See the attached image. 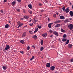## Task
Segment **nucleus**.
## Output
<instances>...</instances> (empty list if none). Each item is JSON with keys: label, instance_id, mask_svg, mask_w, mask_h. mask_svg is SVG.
Wrapping results in <instances>:
<instances>
[{"label": "nucleus", "instance_id": "obj_64", "mask_svg": "<svg viewBox=\"0 0 73 73\" xmlns=\"http://www.w3.org/2000/svg\"><path fill=\"white\" fill-rule=\"evenodd\" d=\"M24 12H25V11H24Z\"/></svg>", "mask_w": 73, "mask_h": 73}, {"label": "nucleus", "instance_id": "obj_31", "mask_svg": "<svg viewBox=\"0 0 73 73\" xmlns=\"http://www.w3.org/2000/svg\"><path fill=\"white\" fill-rule=\"evenodd\" d=\"M37 27L39 29H41V26L39 25H38Z\"/></svg>", "mask_w": 73, "mask_h": 73}, {"label": "nucleus", "instance_id": "obj_41", "mask_svg": "<svg viewBox=\"0 0 73 73\" xmlns=\"http://www.w3.org/2000/svg\"><path fill=\"white\" fill-rule=\"evenodd\" d=\"M41 12H44V11L43 9H42L40 11Z\"/></svg>", "mask_w": 73, "mask_h": 73}, {"label": "nucleus", "instance_id": "obj_25", "mask_svg": "<svg viewBox=\"0 0 73 73\" xmlns=\"http://www.w3.org/2000/svg\"><path fill=\"white\" fill-rule=\"evenodd\" d=\"M64 22V23H67L68 22H69V19H68L66 20H65Z\"/></svg>", "mask_w": 73, "mask_h": 73}, {"label": "nucleus", "instance_id": "obj_60", "mask_svg": "<svg viewBox=\"0 0 73 73\" xmlns=\"http://www.w3.org/2000/svg\"><path fill=\"white\" fill-rule=\"evenodd\" d=\"M11 21H9V23H11Z\"/></svg>", "mask_w": 73, "mask_h": 73}, {"label": "nucleus", "instance_id": "obj_42", "mask_svg": "<svg viewBox=\"0 0 73 73\" xmlns=\"http://www.w3.org/2000/svg\"><path fill=\"white\" fill-rule=\"evenodd\" d=\"M32 47L33 48V49H35V46H32Z\"/></svg>", "mask_w": 73, "mask_h": 73}, {"label": "nucleus", "instance_id": "obj_58", "mask_svg": "<svg viewBox=\"0 0 73 73\" xmlns=\"http://www.w3.org/2000/svg\"><path fill=\"white\" fill-rule=\"evenodd\" d=\"M72 9H73V5H72Z\"/></svg>", "mask_w": 73, "mask_h": 73}, {"label": "nucleus", "instance_id": "obj_53", "mask_svg": "<svg viewBox=\"0 0 73 73\" xmlns=\"http://www.w3.org/2000/svg\"><path fill=\"white\" fill-rule=\"evenodd\" d=\"M20 19L22 20H24V18H21Z\"/></svg>", "mask_w": 73, "mask_h": 73}, {"label": "nucleus", "instance_id": "obj_56", "mask_svg": "<svg viewBox=\"0 0 73 73\" xmlns=\"http://www.w3.org/2000/svg\"><path fill=\"white\" fill-rule=\"evenodd\" d=\"M56 15H58V13H56Z\"/></svg>", "mask_w": 73, "mask_h": 73}, {"label": "nucleus", "instance_id": "obj_3", "mask_svg": "<svg viewBox=\"0 0 73 73\" xmlns=\"http://www.w3.org/2000/svg\"><path fill=\"white\" fill-rule=\"evenodd\" d=\"M10 47L9 46V45H6V48H5V50H8L9 49H10Z\"/></svg>", "mask_w": 73, "mask_h": 73}, {"label": "nucleus", "instance_id": "obj_7", "mask_svg": "<svg viewBox=\"0 0 73 73\" xmlns=\"http://www.w3.org/2000/svg\"><path fill=\"white\" fill-rule=\"evenodd\" d=\"M26 36V33L24 32V33H23L22 34V37H25Z\"/></svg>", "mask_w": 73, "mask_h": 73}, {"label": "nucleus", "instance_id": "obj_61", "mask_svg": "<svg viewBox=\"0 0 73 73\" xmlns=\"http://www.w3.org/2000/svg\"><path fill=\"white\" fill-rule=\"evenodd\" d=\"M70 5H71L72 4V3H70Z\"/></svg>", "mask_w": 73, "mask_h": 73}, {"label": "nucleus", "instance_id": "obj_22", "mask_svg": "<svg viewBox=\"0 0 73 73\" xmlns=\"http://www.w3.org/2000/svg\"><path fill=\"white\" fill-rule=\"evenodd\" d=\"M40 44L41 45H42L43 44V40L42 39L41 40Z\"/></svg>", "mask_w": 73, "mask_h": 73}, {"label": "nucleus", "instance_id": "obj_62", "mask_svg": "<svg viewBox=\"0 0 73 73\" xmlns=\"http://www.w3.org/2000/svg\"><path fill=\"white\" fill-rule=\"evenodd\" d=\"M63 11H64V12H65V10H63Z\"/></svg>", "mask_w": 73, "mask_h": 73}, {"label": "nucleus", "instance_id": "obj_21", "mask_svg": "<svg viewBox=\"0 0 73 73\" xmlns=\"http://www.w3.org/2000/svg\"><path fill=\"white\" fill-rule=\"evenodd\" d=\"M11 4L13 5H15L16 4V2L14 1L11 3Z\"/></svg>", "mask_w": 73, "mask_h": 73}, {"label": "nucleus", "instance_id": "obj_23", "mask_svg": "<svg viewBox=\"0 0 73 73\" xmlns=\"http://www.w3.org/2000/svg\"><path fill=\"white\" fill-rule=\"evenodd\" d=\"M60 24H57L56 25L55 27H56L57 28V27H59L60 26Z\"/></svg>", "mask_w": 73, "mask_h": 73}, {"label": "nucleus", "instance_id": "obj_34", "mask_svg": "<svg viewBox=\"0 0 73 73\" xmlns=\"http://www.w3.org/2000/svg\"><path fill=\"white\" fill-rule=\"evenodd\" d=\"M30 49V47H29V46H28L27 47V49L28 50H29Z\"/></svg>", "mask_w": 73, "mask_h": 73}, {"label": "nucleus", "instance_id": "obj_51", "mask_svg": "<svg viewBox=\"0 0 73 73\" xmlns=\"http://www.w3.org/2000/svg\"><path fill=\"white\" fill-rule=\"evenodd\" d=\"M52 36H53V35H51L50 36V37H52Z\"/></svg>", "mask_w": 73, "mask_h": 73}, {"label": "nucleus", "instance_id": "obj_20", "mask_svg": "<svg viewBox=\"0 0 73 73\" xmlns=\"http://www.w3.org/2000/svg\"><path fill=\"white\" fill-rule=\"evenodd\" d=\"M20 42L22 44H24L25 43V42H24V41L23 40H21L20 41Z\"/></svg>", "mask_w": 73, "mask_h": 73}, {"label": "nucleus", "instance_id": "obj_17", "mask_svg": "<svg viewBox=\"0 0 73 73\" xmlns=\"http://www.w3.org/2000/svg\"><path fill=\"white\" fill-rule=\"evenodd\" d=\"M47 35H48L46 33L42 34V35L43 37H46V36H47Z\"/></svg>", "mask_w": 73, "mask_h": 73}, {"label": "nucleus", "instance_id": "obj_15", "mask_svg": "<svg viewBox=\"0 0 73 73\" xmlns=\"http://www.w3.org/2000/svg\"><path fill=\"white\" fill-rule=\"evenodd\" d=\"M68 47L69 48H72V44H68Z\"/></svg>", "mask_w": 73, "mask_h": 73}, {"label": "nucleus", "instance_id": "obj_16", "mask_svg": "<svg viewBox=\"0 0 73 73\" xmlns=\"http://www.w3.org/2000/svg\"><path fill=\"white\" fill-rule=\"evenodd\" d=\"M3 68L4 70H6L7 69V66H3Z\"/></svg>", "mask_w": 73, "mask_h": 73}, {"label": "nucleus", "instance_id": "obj_11", "mask_svg": "<svg viewBox=\"0 0 73 73\" xmlns=\"http://www.w3.org/2000/svg\"><path fill=\"white\" fill-rule=\"evenodd\" d=\"M69 9L68 8H66L65 9V11H66V13H68L69 12Z\"/></svg>", "mask_w": 73, "mask_h": 73}, {"label": "nucleus", "instance_id": "obj_27", "mask_svg": "<svg viewBox=\"0 0 73 73\" xmlns=\"http://www.w3.org/2000/svg\"><path fill=\"white\" fill-rule=\"evenodd\" d=\"M44 49V47L43 46H41L40 48V51H42Z\"/></svg>", "mask_w": 73, "mask_h": 73}, {"label": "nucleus", "instance_id": "obj_55", "mask_svg": "<svg viewBox=\"0 0 73 73\" xmlns=\"http://www.w3.org/2000/svg\"><path fill=\"white\" fill-rule=\"evenodd\" d=\"M50 32H52V30H51L50 31Z\"/></svg>", "mask_w": 73, "mask_h": 73}, {"label": "nucleus", "instance_id": "obj_24", "mask_svg": "<svg viewBox=\"0 0 73 73\" xmlns=\"http://www.w3.org/2000/svg\"><path fill=\"white\" fill-rule=\"evenodd\" d=\"M38 30V28H36L35 30V31H34V33H36V32H37V31Z\"/></svg>", "mask_w": 73, "mask_h": 73}, {"label": "nucleus", "instance_id": "obj_63", "mask_svg": "<svg viewBox=\"0 0 73 73\" xmlns=\"http://www.w3.org/2000/svg\"><path fill=\"white\" fill-rule=\"evenodd\" d=\"M72 31H73V30H72Z\"/></svg>", "mask_w": 73, "mask_h": 73}, {"label": "nucleus", "instance_id": "obj_6", "mask_svg": "<svg viewBox=\"0 0 73 73\" xmlns=\"http://www.w3.org/2000/svg\"><path fill=\"white\" fill-rule=\"evenodd\" d=\"M53 34H54L55 36H58V33H57V32L56 31H54L53 32Z\"/></svg>", "mask_w": 73, "mask_h": 73}, {"label": "nucleus", "instance_id": "obj_59", "mask_svg": "<svg viewBox=\"0 0 73 73\" xmlns=\"http://www.w3.org/2000/svg\"><path fill=\"white\" fill-rule=\"evenodd\" d=\"M31 20H30L29 21V22H30V23H31Z\"/></svg>", "mask_w": 73, "mask_h": 73}, {"label": "nucleus", "instance_id": "obj_12", "mask_svg": "<svg viewBox=\"0 0 73 73\" xmlns=\"http://www.w3.org/2000/svg\"><path fill=\"white\" fill-rule=\"evenodd\" d=\"M9 27V25L8 24H7L5 26V28H8Z\"/></svg>", "mask_w": 73, "mask_h": 73}, {"label": "nucleus", "instance_id": "obj_33", "mask_svg": "<svg viewBox=\"0 0 73 73\" xmlns=\"http://www.w3.org/2000/svg\"><path fill=\"white\" fill-rule=\"evenodd\" d=\"M66 37V34H64L63 36V38H65Z\"/></svg>", "mask_w": 73, "mask_h": 73}, {"label": "nucleus", "instance_id": "obj_49", "mask_svg": "<svg viewBox=\"0 0 73 73\" xmlns=\"http://www.w3.org/2000/svg\"><path fill=\"white\" fill-rule=\"evenodd\" d=\"M7 0H4V3H6L7 2Z\"/></svg>", "mask_w": 73, "mask_h": 73}, {"label": "nucleus", "instance_id": "obj_35", "mask_svg": "<svg viewBox=\"0 0 73 73\" xmlns=\"http://www.w3.org/2000/svg\"><path fill=\"white\" fill-rule=\"evenodd\" d=\"M62 9L63 10H65V6L63 7L62 8Z\"/></svg>", "mask_w": 73, "mask_h": 73}, {"label": "nucleus", "instance_id": "obj_8", "mask_svg": "<svg viewBox=\"0 0 73 73\" xmlns=\"http://www.w3.org/2000/svg\"><path fill=\"white\" fill-rule=\"evenodd\" d=\"M70 15L71 16V17H73V13L72 11H71L70 12Z\"/></svg>", "mask_w": 73, "mask_h": 73}, {"label": "nucleus", "instance_id": "obj_43", "mask_svg": "<svg viewBox=\"0 0 73 73\" xmlns=\"http://www.w3.org/2000/svg\"><path fill=\"white\" fill-rule=\"evenodd\" d=\"M48 21H50V19L49 18H48Z\"/></svg>", "mask_w": 73, "mask_h": 73}, {"label": "nucleus", "instance_id": "obj_30", "mask_svg": "<svg viewBox=\"0 0 73 73\" xmlns=\"http://www.w3.org/2000/svg\"><path fill=\"white\" fill-rule=\"evenodd\" d=\"M34 58H35L34 56H32V58L30 59L31 61H32V60H33V59H34Z\"/></svg>", "mask_w": 73, "mask_h": 73}, {"label": "nucleus", "instance_id": "obj_38", "mask_svg": "<svg viewBox=\"0 0 73 73\" xmlns=\"http://www.w3.org/2000/svg\"><path fill=\"white\" fill-rule=\"evenodd\" d=\"M16 11H18V12H20V10H19V9H16Z\"/></svg>", "mask_w": 73, "mask_h": 73}, {"label": "nucleus", "instance_id": "obj_4", "mask_svg": "<svg viewBox=\"0 0 73 73\" xmlns=\"http://www.w3.org/2000/svg\"><path fill=\"white\" fill-rule=\"evenodd\" d=\"M33 38H34V40H37V36L35 35H34L33 36Z\"/></svg>", "mask_w": 73, "mask_h": 73}, {"label": "nucleus", "instance_id": "obj_57", "mask_svg": "<svg viewBox=\"0 0 73 73\" xmlns=\"http://www.w3.org/2000/svg\"><path fill=\"white\" fill-rule=\"evenodd\" d=\"M51 47L52 48H53V47H54V46L52 45L51 46Z\"/></svg>", "mask_w": 73, "mask_h": 73}, {"label": "nucleus", "instance_id": "obj_36", "mask_svg": "<svg viewBox=\"0 0 73 73\" xmlns=\"http://www.w3.org/2000/svg\"><path fill=\"white\" fill-rule=\"evenodd\" d=\"M29 13H30V14H32V11H29Z\"/></svg>", "mask_w": 73, "mask_h": 73}, {"label": "nucleus", "instance_id": "obj_5", "mask_svg": "<svg viewBox=\"0 0 73 73\" xmlns=\"http://www.w3.org/2000/svg\"><path fill=\"white\" fill-rule=\"evenodd\" d=\"M55 67L54 66H52L50 68V70H51L53 71L54 70Z\"/></svg>", "mask_w": 73, "mask_h": 73}, {"label": "nucleus", "instance_id": "obj_48", "mask_svg": "<svg viewBox=\"0 0 73 73\" xmlns=\"http://www.w3.org/2000/svg\"><path fill=\"white\" fill-rule=\"evenodd\" d=\"M69 20H72V18H69V19H68Z\"/></svg>", "mask_w": 73, "mask_h": 73}, {"label": "nucleus", "instance_id": "obj_26", "mask_svg": "<svg viewBox=\"0 0 73 73\" xmlns=\"http://www.w3.org/2000/svg\"><path fill=\"white\" fill-rule=\"evenodd\" d=\"M24 18L25 19H29V17L27 16H25L24 17Z\"/></svg>", "mask_w": 73, "mask_h": 73}, {"label": "nucleus", "instance_id": "obj_47", "mask_svg": "<svg viewBox=\"0 0 73 73\" xmlns=\"http://www.w3.org/2000/svg\"><path fill=\"white\" fill-rule=\"evenodd\" d=\"M29 33L31 34L32 33V31H29Z\"/></svg>", "mask_w": 73, "mask_h": 73}, {"label": "nucleus", "instance_id": "obj_45", "mask_svg": "<svg viewBox=\"0 0 73 73\" xmlns=\"http://www.w3.org/2000/svg\"><path fill=\"white\" fill-rule=\"evenodd\" d=\"M20 52L21 53H22V54H23V53H24V52L23 51H20Z\"/></svg>", "mask_w": 73, "mask_h": 73}, {"label": "nucleus", "instance_id": "obj_39", "mask_svg": "<svg viewBox=\"0 0 73 73\" xmlns=\"http://www.w3.org/2000/svg\"><path fill=\"white\" fill-rule=\"evenodd\" d=\"M17 1L18 2V3H20L21 1V0H17Z\"/></svg>", "mask_w": 73, "mask_h": 73}, {"label": "nucleus", "instance_id": "obj_32", "mask_svg": "<svg viewBox=\"0 0 73 73\" xmlns=\"http://www.w3.org/2000/svg\"><path fill=\"white\" fill-rule=\"evenodd\" d=\"M29 25L30 26H33V23H32L29 24Z\"/></svg>", "mask_w": 73, "mask_h": 73}, {"label": "nucleus", "instance_id": "obj_1", "mask_svg": "<svg viewBox=\"0 0 73 73\" xmlns=\"http://www.w3.org/2000/svg\"><path fill=\"white\" fill-rule=\"evenodd\" d=\"M68 27L70 30H72L73 29V25L72 24L68 25Z\"/></svg>", "mask_w": 73, "mask_h": 73}, {"label": "nucleus", "instance_id": "obj_28", "mask_svg": "<svg viewBox=\"0 0 73 73\" xmlns=\"http://www.w3.org/2000/svg\"><path fill=\"white\" fill-rule=\"evenodd\" d=\"M66 41V39L65 38H63L62 39V41H63L64 42H65V41Z\"/></svg>", "mask_w": 73, "mask_h": 73}, {"label": "nucleus", "instance_id": "obj_54", "mask_svg": "<svg viewBox=\"0 0 73 73\" xmlns=\"http://www.w3.org/2000/svg\"><path fill=\"white\" fill-rule=\"evenodd\" d=\"M33 23L34 24H36V22H33Z\"/></svg>", "mask_w": 73, "mask_h": 73}, {"label": "nucleus", "instance_id": "obj_52", "mask_svg": "<svg viewBox=\"0 0 73 73\" xmlns=\"http://www.w3.org/2000/svg\"><path fill=\"white\" fill-rule=\"evenodd\" d=\"M44 0L45 1V3H47V2H48V1H47V0Z\"/></svg>", "mask_w": 73, "mask_h": 73}, {"label": "nucleus", "instance_id": "obj_14", "mask_svg": "<svg viewBox=\"0 0 73 73\" xmlns=\"http://www.w3.org/2000/svg\"><path fill=\"white\" fill-rule=\"evenodd\" d=\"M61 21L60 20H58L57 21H56L54 22L55 23H57V24H59L60 23Z\"/></svg>", "mask_w": 73, "mask_h": 73}, {"label": "nucleus", "instance_id": "obj_2", "mask_svg": "<svg viewBox=\"0 0 73 73\" xmlns=\"http://www.w3.org/2000/svg\"><path fill=\"white\" fill-rule=\"evenodd\" d=\"M18 25L19 26L17 28H19V27H21L22 26H23V24L21 23L20 22V21H19L17 22Z\"/></svg>", "mask_w": 73, "mask_h": 73}, {"label": "nucleus", "instance_id": "obj_46", "mask_svg": "<svg viewBox=\"0 0 73 73\" xmlns=\"http://www.w3.org/2000/svg\"><path fill=\"white\" fill-rule=\"evenodd\" d=\"M34 21H35V22H37V20H35V19H34Z\"/></svg>", "mask_w": 73, "mask_h": 73}, {"label": "nucleus", "instance_id": "obj_19", "mask_svg": "<svg viewBox=\"0 0 73 73\" xmlns=\"http://www.w3.org/2000/svg\"><path fill=\"white\" fill-rule=\"evenodd\" d=\"M60 31L62 32L63 33H65V31L64 30H63L62 29H61Z\"/></svg>", "mask_w": 73, "mask_h": 73}, {"label": "nucleus", "instance_id": "obj_18", "mask_svg": "<svg viewBox=\"0 0 73 73\" xmlns=\"http://www.w3.org/2000/svg\"><path fill=\"white\" fill-rule=\"evenodd\" d=\"M28 7L30 8V9H32V5L31 4H29L28 5Z\"/></svg>", "mask_w": 73, "mask_h": 73}, {"label": "nucleus", "instance_id": "obj_44", "mask_svg": "<svg viewBox=\"0 0 73 73\" xmlns=\"http://www.w3.org/2000/svg\"><path fill=\"white\" fill-rule=\"evenodd\" d=\"M70 62H73V58L71 60H70Z\"/></svg>", "mask_w": 73, "mask_h": 73}, {"label": "nucleus", "instance_id": "obj_40", "mask_svg": "<svg viewBox=\"0 0 73 73\" xmlns=\"http://www.w3.org/2000/svg\"><path fill=\"white\" fill-rule=\"evenodd\" d=\"M1 13H4V11H3V10H1Z\"/></svg>", "mask_w": 73, "mask_h": 73}, {"label": "nucleus", "instance_id": "obj_13", "mask_svg": "<svg viewBox=\"0 0 73 73\" xmlns=\"http://www.w3.org/2000/svg\"><path fill=\"white\" fill-rule=\"evenodd\" d=\"M50 63H47L46 65V67H47L48 68H49V67H50Z\"/></svg>", "mask_w": 73, "mask_h": 73}, {"label": "nucleus", "instance_id": "obj_10", "mask_svg": "<svg viewBox=\"0 0 73 73\" xmlns=\"http://www.w3.org/2000/svg\"><path fill=\"white\" fill-rule=\"evenodd\" d=\"M60 19H62V20H64V19H65V17H64V16L62 15L60 16Z\"/></svg>", "mask_w": 73, "mask_h": 73}, {"label": "nucleus", "instance_id": "obj_29", "mask_svg": "<svg viewBox=\"0 0 73 73\" xmlns=\"http://www.w3.org/2000/svg\"><path fill=\"white\" fill-rule=\"evenodd\" d=\"M69 39L67 40V42H66V44H69Z\"/></svg>", "mask_w": 73, "mask_h": 73}, {"label": "nucleus", "instance_id": "obj_50", "mask_svg": "<svg viewBox=\"0 0 73 73\" xmlns=\"http://www.w3.org/2000/svg\"><path fill=\"white\" fill-rule=\"evenodd\" d=\"M39 6H41V5H42V4H41V3H39Z\"/></svg>", "mask_w": 73, "mask_h": 73}, {"label": "nucleus", "instance_id": "obj_9", "mask_svg": "<svg viewBox=\"0 0 73 73\" xmlns=\"http://www.w3.org/2000/svg\"><path fill=\"white\" fill-rule=\"evenodd\" d=\"M53 24V23H50L49 24H48V28H51V26Z\"/></svg>", "mask_w": 73, "mask_h": 73}, {"label": "nucleus", "instance_id": "obj_37", "mask_svg": "<svg viewBox=\"0 0 73 73\" xmlns=\"http://www.w3.org/2000/svg\"><path fill=\"white\" fill-rule=\"evenodd\" d=\"M53 17H56V14H54L53 15Z\"/></svg>", "mask_w": 73, "mask_h": 73}]
</instances>
